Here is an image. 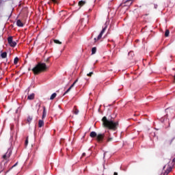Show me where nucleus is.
<instances>
[{
  "label": "nucleus",
  "instance_id": "a878e982",
  "mask_svg": "<svg viewBox=\"0 0 175 175\" xmlns=\"http://www.w3.org/2000/svg\"><path fill=\"white\" fill-rule=\"evenodd\" d=\"M44 62H46V64H49V63H50V57L46 58V59L44 60Z\"/></svg>",
  "mask_w": 175,
  "mask_h": 175
},
{
  "label": "nucleus",
  "instance_id": "9b49d317",
  "mask_svg": "<svg viewBox=\"0 0 175 175\" xmlns=\"http://www.w3.org/2000/svg\"><path fill=\"white\" fill-rule=\"evenodd\" d=\"M49 5H50L51 3H54L55 5H58V3H59L58 2V0H49V2H48Z\"/></svg>",
  "mask_w": 175,
  "mask_h": 175
},
{
  "label": "nucleus",
  "instance_id": "dca6fc26",
  "mask_svg": "<svg viewBox=\"0 0 175 175\" xmlns=\"http://www.w3.org/2000/svg\"><path fill=\"white\" fill-rule=\"evenodd\" d=\"M85 3H86L85 1H79L78 5L80 8H81L82 6H84Z\"/></svg>",
  "mask_w": 175,
  "mask_h": 175
},
{
  "label": "nucleus",
  "instance_id": "aec40b11",
  "mask_svg": "<svg viewBox=\"0 0 175 175\" xmlns=\"http://www.w3.org/2000/svg\"><path fill=\"white\" fill-rule=\"evenodd\" d=\"M97 175H103V169L98 170Z\"/></svg>",
  "mask_w": 175,
  "mask_h": 175
},
{
  "label": "nucleus",
  "instance_id": "423d86ee",
  "mask_svg": "<svg viewBox=\"0 0 175 175\" xmlns=\"http://www.w3.org/2000/svg\"><path fill=\"white\" fill-rule=\"evenodd\" d=\"M133 3V0H126V1L122 3L120 6H131Z\"/></svg>",
  "mask_w": 175,
  "mask_h": 175
},
{
  "label": "nucleus",
  "instance_id": "6e6552de",
  "mask_svg": "<svg viewBox=\"0 0 175 175\" xmlns=\"http://www.w3.org/2000/svg\"><path fill=\"white\" fill-rule=\"evenodd\" d=\"M10 155H12V150H8L6 154H4L3 156V159H8V158L10 157Z\"/></svg>",
  "mask_w": 175,
  "mask_h": 175
},
{
  "label": "nucleus",
  "instance_id": "5701e85b",
  "mask_svg": "<svg viewBox=\"0 0 175 175\" xmlns=\"http://www.w3.org/2000/svg\"><path fill=\"white\" fill-rule=\"evenodd\" d=\"M14 65H17V64H18V57H15L14 59Z\"/></svg>",
  "mask_w": 175,
  "mask_h": 175
},
{
  "label": "nucleus",
  "instance_id": "f704fd0d",
  "mask_svg": "<svg viewBox=\"0 0 175 175\" xmlns=\"http://www.w3.org/2000/svg\"><path fill=\"white\" fill-rule=\"evenodd\" d=\"M105 155H106V153H104V157H105Z\"/></svg>",
  "mask_w": 175,
  "mask_h": 175
},
{
  "label": "nucleus",
  "instance_id": "f03ea898",
  "mask_svg": "<svg viewBox=\"0 0 175 175\" xmlns=\"http://www.w3.org/2000/svg\"><path fill=\"white\" fill-rule=\"evenodd\" d=\"M48 69L49 67L46 65V63L39 62L34 68H32L31 70L33 73L36 75L42 73V72H46Z\"/></svg>",
  "mask_w": 175,
  "mask_h": 175
},
{
  "label": "nucleus",
  "instance_id": "72a5a7b5",
  "mask_svg": "<svg viewBox=\"0 0 175 175\" xmlns=\"http://www.w3.org/2000/svg\"><path fill=\"white\" fill-rule=\"evenodd\" d=\"M136 42H139V40H137Z\"/></svg>",
  "mask_w": 175,
  "mask_h": 175
},
{
  "label": "nucleus",
  "instance_id": "b1692460",
  "mask_svg": "<svg viewBox=\"0 0 175 175\" xmlns=\"http://www.w3.org/2000/svg\"><path fill=\"white\" fill-rule=\"evenodd\" d=\"M96 53V47H93L92 49V54H95Z\"/></svg>",
  "mask_w": 175,
  "mask_h": 175
},
{
  "label": "nucleus",
  "instance_id": "393cba45",
  "mask_svg": "<svg viewBox=\"0 0 175 175\" xmlns=\"http://www.w3.org/2000/svg\"><path fill=\"white\" fill-rule=\"evenodd\" d=\"M32 116H29L28 118H27V122L29 123V124H31V121H32Z\"/></svg>",
  "mask_w": 175,
  "mask_h": 175
},
{
  "label": "nucleus",
  "instance_id": "39448f33",
  "mask_svg": "<svg viewBox=\"0 0 175 175\" xmlns=\"http://www.w3.org/2000/svg\"><path fill=\"white\" fill-rule=\"evenodd\" d=\"M8 42L11 47H16L17 46V42L13 41V37L12 36L8 37Z\"/></svg>",
  "mask_w": 175,
  "mask_h": 175
},
{
  "label": "nucleus",
  "instance_id": "412c9836",
  "mask_svg": "<svg viewBox=\"0 0 175 175\" xmlns=\"http://www.w3.org/2000/svg\"><path fill=\"white\" fill-rule=\"evenodd\" d=\"M170 33V31H169V29H167V30L165 31V38H167V36H169Z\"/></svg>",
  "mask_w": 175,
  "mask_h": 175
},
{
  "label": "nucleus",
  "instance_id": "4468645a",
  "mask_svg": "<svg viewBox=\"0 0 175 175\" xmlns=\"http://www.w3.org/2000/svg\"><path fill=\"white\" fill-rule=\"evenodd\" d=\"M44 125V122L42 120H40L38 121V127L42 128V126H43Z\"/></svg>",
  "mask_w": 175,
  "mask_h": 175
},
{
  "label": "nucleus",
  "instance_id": "f3484780",
  "mask_svg": "<svg viewBox=\"0 0 175 175\" xmlns=\"http://www.w3.org/2000/svg\"><path fill=\"white\" fill-rule=\"evenodd\" d=\"M57 96V93H53L50 97L51 100H53V99H55V97Z\"/></svg>",
  "mask_w": 175,
  "mask_h": 175
},
{
  "label": "nucleus",
  "instance_id": "c756f323",
  "mask_svg": "<svg viewBox=\"0 0 175 175\" xmlns=\"http://www.w3.org/2000/svg\"><path fill=\"white\" fill-rule=\"evenodd\" d=\"M113 175H118V173L114 172Z\"/></svg>",
  "mask_w": 175,
  "mask_h": 175
},
{
  "label": "nucleus",
  "instance_id": "cd10ccee",
  "mask_svg": "<svg viewBox=\"0 0 175 175\" xmlns=\"http://www.w3.org/2000/svg\"><path fill=\"white\" fill-rule=\"evenodd\" d=\"M25 144V146H28V139H26Z\"/></svg>",
  "mask_w": 175,
  "mask_h": 175
},
{
  "label": "nucleus",
  "instance_id": "ddd939ff",
  "mask_svg": "<svg viewBox=\"0 0 175 175\" xmlns=\"http://www.w3.org/2000/svg\"><path fill=\"white\" fill-rule=\"evenodd\" d=\"M172 167H169L165 172L163 173V175H167L170 174V172H172Z\"/></svg>",
  "mask_w": 175,
  "mask_h": 175
},
{
  "label": "nucleus",
  "instance_id": "6ab92c4d",
  "mask_svg": "<svg viewBox=\"0 0 175 175\" xmlns=\"http://www.w3.org/2000/svg\"><path fill=\"white\" fill-rule=\"evenodd\" d=\"M1 58H6V57H8V53H6V52L2 53L1 55Z\"/></svg>",
  "mask_w": 175,
  "mask_h": 175
},
{
  "label": "nucleus",
  "instance_id": "bb28decb",
  "mask_svg": "<svg viewBox=\"0 0 175 175\" xmlns=\"http://www.w3.org/2000/svg\"><path fill=\"white\" fill-rule=\"evenodd\" d=\"M94 75V72H90V73L87 74V76H88V77H91V76H92Z\"/></svg>",
  "mask_w": 175,
  "mask_h": 175
},
{
  "label": "nucleus",
  "instance_id": "7ed1b4c3",
  "mask_svg": "<svg viewBox=\"0 0 175 175\" xmlns=\"http://www.w3.org/2000/svg\"><path fill=\"white\" fill-rule=\"evenodd\" d=\"M90 137H96V140L97 143H103V140H105V133H98L97 134L95 131H92L90 133Z\"/></svg>",
  "mask_w": 175,
  "mask_h": 175
},
{
  "label": "nucleus",
  "instance_id": "2eb2a0df",
  "mask_svg": "<svg viewBox=\"0 0 175 175\" xmlns=\"http://www.w3.org/2000/svg\"><path fill=\"white\" fill-rule=\"evenodd\" d=\"M109 133V136L107 139V143H110V142H113V137L110 135V133Z\"/></svg>",
  "mask_w": 175,
  "mask_h": 175
},
{
  "label": "nucleus",
  "instance_id": "f257e3e1",
  "mask_svg": "<svg viewBox=\"0 0 175 175\" xmlns=\"http://www.w3.org/2000/svg\"><path fill=\"white\" fill-rule=\"evenodd\" d=\"M102 122H103V126H104V128H107L111 131H117L118 128V125H119L118 122L109 120H107V118L106 116H104L102 118Z\"/></svg>",
  "mask_w": 175,
  "mask_h": 175
},
{
  "label": "nucleus",
  "instance_id": "9d476101",
  "mask_svg": "<svg viewBox=\"0 0 175 175\" xmlns=\"http://www.w3.org/2000/svg\"><path fill=\"white\" fill-rule=\"evenodd\" d=\"M46 116H47V112L46 111V107H43L42 119L46 118Z\"/></svg>",
  "mask_w": 175,
  "mask_h": 175
},
{
  "label": "nucleus",
  "instance_id": "473e14b6",
  "mask_svg": "<svg viewBox=\"0 0 175 175\" xmlns=\"http://www.w3.org/2000/svg\"><path fill=\"white\" fill-rule=\"evenodd\" d=\"M64 11H61L60 13H62Z\"/></svg>",
  "mask_w": 175,
  "mask_h": 175
},
{
  "label": "nucleus",
  "instance_id": "c85d7f7f",
  "mask_svg": "<svg viewBox=\"0 0 175 175\" xmlns=\"http://www.w3.org/2000/svg\"><path fill=\"white\" fill-rule=\"evenodd\" d=\"M82 157H85V153H83Z\"/></svg>",
  "mask_w": 175,
  "mask_h": 175
},
{
  "label": "nucleus",
  "instance_id": "a211bd4d",
  "mask_svg": "<svg viewBox=\"0 0 175 175\" xmlns=\"http://www.w3.org/2000/svg\"><path fill=\"white\" fill-rule=\"evenodd\" d=\"M73 113H74V114H76V115L79 114V110L77 109L76 106L74 107Z\"/></svg>",
  "mask_w": 175,
  "mask_h": 175
},
{
  "label": "nucleus",
  "instance_id": "f8f14e48",
  "mask_svg": "<svg viewBox=\"0 0 175 175\" xmlns=\"http://www.w3.org/2000/svg\"><path fill=\"white\" fill-rule=\"evenodd\" d=\"M27 99H29V100H32L33 99H35V94H29L28 96H27Z\"/></svg>",
  "mask_w": 175,
  "mask_h": 175
},
{
  "label": "nucleus",
  "instance_id": "0eeeda50",
  "mask_svg": "<svg viewBox=\"0 0 175 175\" xmlns=\"http://www.w3.org/2000/svg\"><path fill=\"white\" fill-rule=\"evenodd\" d=\"M77 81H79V79H77L74 81V83L70 85V87L64 93L63 96H65V95H66V94H68V92H69V91H70L72 90V88H73V87H75L76 83H77Z\"/></svg>",
  "mask_w": 175,
  "mask_h": 175
},
{
  "label": "nucleus",
  "instance_id": "1a4fd4ad",
  "mask_svg": "<svg viewBox=\"0 0 175 175\" xmlns=\"http://www.w3.org/2000/svg\"><path fill=\"white\" fill-rule=\"evenodd\" d=\"M16 25H17V27H24V23H23V22H21V20L18 19L16 21Z\"/></svg>",
  "mask_w": 175,
  "mask_h": 175
},
{
  "label": "nucleus",
  "instance_id": "2f4dec72",
  "mask_svg": "<svg viewBox=\"0 0 175 175\" xmlns=\"http://www.w3.org/2000/svg\"><path fill=\"white\" fill-rule=\"evenodd\" d=\"M17 163H16L14 166H16Z\"/></svg>",
  "mask_w": 175,
  "mask_h": 175
},
{
  "label": "nucleus",
  "instance_id": "20e7f679",
  "mask_svg": "<svg viewBox=\"0 0 175 175\" xmlns=\"http://www.w3.org/2000/svg\"><path fill=\"white\" fill-rule=\"evenodd\" d=\"M106 29H107V25L105 24V26L104 27H103V29L100 31V34L98 35L97 39L94 38L95 42H96L97 40H100V39H102V36H103V34L106 31Z\"/></svg>",
  "mask_w": 175,
  "mask_h": 175
},
{
  "label": "nucleus",
  "instance_id": "7c9ffc66",
  "mask_svg": "<svg viewBox=\"0 0 175 175\" xmlns=\"http://www.w3.org/2000/svg\"><path fill=\"white\" fill-rule=\"evenodd\" d=\"M174 83H175V75H174Z\"/></svg>",
  "mask_w": 175,
  "mask_h": 175
},
{
  "label": "nucleus",
  "instance_id": "4be33fe9",
  "mask_svg": "<svg viewBox=\"0 0 175 175\" xmlns=\"http://www.w3.org/2000/svg\"><path fill=\"white\" fill-rule=\"evenodd\" d=\"M53 42L56 44H62V42L61 41L58 40H54Z\"/></svg>",
  "mask_w": 175,
  "mask_h": 175
}]
</instances>
